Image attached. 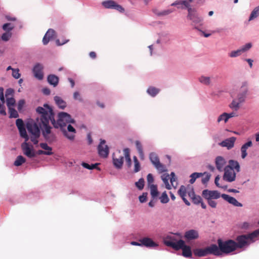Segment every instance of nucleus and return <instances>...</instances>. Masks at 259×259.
<instances>
[{"instance_id": "obj_47", "label": "nucleus", "mask_w": 259, "mask_h": 259, "mask_svg": "<svg viewBox=\"0 0 259 259\" xmlns=\"http://www.w3.org/2000/svg\"><path fill=\"white\" fill-rule=\"evenodd\" d=\"M12 36V33L9 31H7L6 32L3 33L2 35V39L3 41H8Z\"/></svg>"}, {"instance_id": "obj_50", "label": "nucleus", "mask_w": 259, "mask_h": 259, "mask_svg": "<svg viewBox=\"0 0 259 259\" xmlns=\"http://www.w3.org/2000/svg\"><path fill=\"white\" fill-rule=\"evenodd\" d=\"M12 75L15 79H18L20 77L19 70L18 68L13 69Z\"/></svg>"}, {"instance_id": "obj_59", "label": "nucleus", "mask_w": 259, "mask_h": 259, "mask_svg": "<svg viewBox=\"0 0 259 259\" xmlns=\"http://www.w3.org/2000/svg\"><path fill=\"white\" fill-rule=\"evenodd\" d=\"M208 201V203L209 205L212 207V208H215L217 206V202L213 200L212 199H207Z\"/></svg>"}, {"instance_id": "obj_3", "label": "nucleus", "mask_w": 259, "mask_h": 259, "mask_svg": "<svg viewBox=\"0 0 259 259\" xmlns=\"http://www.w3.org/2000/svg\"><path fill=\"white\" fill-rule=\"evenodd\" d=\"M218 244V246L213 244V247L216 249L214 251L216 256H220L222 253H230L237 249L236 242L233 240L230 239L224 241L222 239H219Z\"/></svg>"}, {"instance_id": "obj_4", "label": "nucleus", "mask_w": 259, "mask_h": 259, "mask_svg": "<svg viewBox=\"0 0 259 259\" xmlns=\"http://www.w3.org/2000/svg\"><path fill=\"white\" fill-rule=\"evenodd\" d=\"M49 108L51 110L52 124L55 128H60L62 130L66 124L70 123H74L75 120L72 119L70 114L66 112H62L58 114V119L56 122L54 118V113L53 109L49 106Z\"/></svg>"}, {"instance_id": "obj_62", "label": "nucleus", "mask_w": 259, "mask_h": 259, "mask_svg": "<svg viewBox=\"0 0 259 259\" xmlns=\"http://www.w3.org/2000/svg\"><path fill=\"white\" fill-rule=\"evenodd\" d=\"M205 174H206V172H204V173L194 172V173H193V176H195V178L197 179V178H198L203 176L204 175H205Z\"/></svg>"}, {"instance_id": "obj_52", "label": "nucleus", "mask_w": 259, "mask_h": 259, "mask_svg": "<svg viewBox=\"0 0 259 259\" xmlns=\"http://www.w3.org/2000/svg\"><path fill=\"white\" fill-rule=\"evenodd\" d=\"M193 202L195 204H199L201 202L202 198L199 196L195 195L192 199Z\"/></svg>"}, {"instance_id": "obj_61", "label": "nucleus", "mask_w": 259, "mask_h": 259, "mask_svg": "<svg viewBox=\"0 0 259 259\" xmlns=\"http://www.w3.org/2000/svg\"><path fill=\"white\" fill-rule=\"evenodd\" d=\"M147 180L148 184H151L154 182V179L151 174H149L147 177Z\"/></svg>"}, {"instance_id": "obj_26", "label": "nucleus", "mask_w": 259, "mask_h": 259, "mask_svg": "<svg viewBox=\"0 0 259 259\" xmlns=\"http://www.w3.org/2000/svg\"><path fill=\"white\" fill-rule=\"evenodd\" d=\"M252 146V143L251 141H249L243 144L241 147V158L244 159L247 155V150L249 147Z\"/></svg>"}, {"instance_id": "obj_17", "label": "nucleus", "mask_w": 259, "mask_h": 259, "mask_svg": "<svg viewBox=\"0 0 259 259\" xmlns=\"http://www.w3.org/2000/svg\"><path fill=\"white\" fill-rule=\"evenodd\" d=\"M202 196L206 199H217L221 197L220 193L218 191L204 190L202 193Z\"/></svg>"}, {"instance_id": "obj_23", "label": "nucleus", "mask_w": 259, "mask_h": 259, "mask_svg": "<svg viewBox=\"0 0 259 259\" xmlns=\"http://www.w3.org/2000/svg\"><path fill=\"white\" fill-rule=\"evenodd\" d=\"M222 197L225 200L228 202L229 203L235 206L241 207L242 204L239 202L235 198L229 196L226 194H223L221 195Z\"/></svg>"}, {"instance_id": "obj_25", "label": "nucleus", "mask_w": 259, "mask_h": 259, "mask_svg": "<svg viewBox=\"0 0 259 259\" xmlns=\"http://www.w3.org/2000/svg\"><path fill=\"white\" fill-rule=\"evenodd\" d=\"M55 35V31L52 29H49L42 39V43L44 45H47L49 41L54 38Z\"/></svg>"}, {"instance_id": "obj_43", "label": "nucleus", "mask_w": 259, "mask_h": 259, "mask_svg": "<svg viewBox=\"0 0 259 259\" xmlns=\"http://www.w3.org/2000/svg\"><path fill=\"white\" fill-rule=\"evenodd\" d=\"M7 105L8 108H12L13 106H15L16 103V101L14 98L12 97L7 98Z\"/></svg>"}, {"instance_id": "obj_64", "label": "nucleus", "mask_w": 259, "mask_h": 259, "mask_svg": "<svg viewBox=\"0 0 259 259\" xmlns=\"http://www.w3.org/2000/svg\"><path fill=\"white\" fill-rule=\"evenodd\" d=\"M13 93V90L11 89H9L8 90H7L6 92V97L8 98V97L9 96H11L12 95Z\"/></svg>"}, {"instance_id": "obj_35", "label": "nucleus", "mask_w": 259, "mask_h": 259, "mask_svg": "<svg viewBox=\"0 0 259 259\" xmlns=\"http://www.w3.org/2000/svg\"><path fill=\"white\" fill-rule=\"evenodd\" d=\"M40 147L45 150V151L46 152H50L51 154H46L47 155H51L53 154L52 152V147L49 146L47 143H41L39 144Z\"/></svg>"}, {"instance_id": "obj_51", "label": "nucleus", "mask_w": 259, "mask_h": 259, "mask_svg": "<svg viewBox=\"0 0 259 259\" xmlns=\"http://www.w3.org/2000/svg\"><path fill=\"white\" fill-rule=\"evenodd\" d=\"M16 124L18 130H20L21 128L25 127L23 121L20 118H18L16 120Z\"/></svg>"}, {"instance_id": "obj_5", "label": "nucleus", "mask_w": 259, "mask_h": 259, "mask_svg": "<svg viewBox=\"0 0 259 259\" xmlns=\"http://www.w3.org/2000/svg\"><path fill=\"white\" fill-rule=\"evenodd\" d=\"M168 245H171V247L176 250H179L180 249H182V254L184 257H192V253L191 249V247L185 245V241L183 240H178V242L177 244L171 243H168Z\"/></svg>"}, {"instance_id": "obj_34", "label": "nucleus", "mask_w": 259, "mask_h": 259, "mask_svg": "<svg viewBox=\"0 0 259 259\" xmlns=\"http://www.w3.org/2000/svg\"><path fill=\"white\" fill-rule=\"evenodd\" d=\"M150 188L152 197L153 198L157 197L158 195L157 186L154 184H151L150 185Z\"/></svg>"}, {"instance_id": "obj_28", "label": "nucleus", "mask_w": 259, "mask_h": 259, "mask_svg": "<svg viewBox=\"0 0 259 259\" xmlns=\"http://www.w3.org/2000/svg\"><path fill=\"white\" fill-rule=\"evenodd\" d=\"M54 100L55 101L56 104L60 108L63 109L65 107H66V102L60 97L55 96L54 97Z\"/></svg>"}, {"instance_id": "obj_12", "label": "nucleus", "mask_w": 259, "mask_h": 259, "mask_svg": "<svg viewBox=\"0 0 259 259\" xmlns=\"http://www.w3.org/2000/svg\"><path fill=\"white\" fill-rule=\"evenodd\" d=\"M187 17L188 19L191 21L192 24L194 25H201L203 20V18L199 15L196 9H194L192 11L188 13Z\"/></svg>"}, {"instance_id": "obj_48", "label": "nucleus", "mask_w": 259, "mask_h": 259, "mask_svg": "<svg viewBox=\"0 0 259 259\" xmlns=\"http://www.w3.org/2000/svg\"><path fill=\"white\" fill-rule=\"evenodd\" d=\"M135 185L139 190H142L144 186V180L143 178L139 179L138 182H136Z\"/></svg>"}, {"instance_id": "obj_22", "label": "nucleus", "mask_w": 259, "mask_h": 259, "mask_svg": "<svg viewBox=\"0 0 259 259\" xmlns=\"http://www.w3.org/2000/svg\"><path fill=\"white\" fill-rule=\"evenodd\" d=\"M64 136L70 140H73L76 133L75 129L71 125L68 124L67 126V131L63 130Z\"/></svg>"}, {"instance_id": "obj_36", "label": "nucleus", "mask_w": 259, "mask_h": 259, "mask_svg": "<svg viewBox=\"0 0 259 259\" xmlns=\"http://www.w3.org/2000/svg\"><path fill=\"white\" fill-rule=\"evenodd\" d=\"M159 89L153 87H150L147 89V93L152 97L155 96L159 92Z\"/></svg>"}, {"instance_id": "obj_41", "label": "nucleus", "mask_w": 259, "mask_h": 259, "mask_svg": "<svg viewBox=\"0 0 259 259\" xmlns=\"http://www.w3.org/2000/svg\"><path fill=\"white\" fill-rule=\"evenodd\" d=\"M8 109L10 114V118H17L19 116L18 112L13 107L9 108Z\"/></svg>"}, {"instance_id": "obj_58", "label": "nucleus", "mask_w": 259, "mask_h": 259, "mask_svg": "<svg viewBox=\"0 0 259 259\" xmlns=\"http://www.w3.org/2000/svg\"><path fill=\"white\" fill-rule=\"evenodd\" d=\"M211 79H214V78L212 76L203 75L199 78V81H209Z\"/></svg>"}, {"instance_id": "obj_46", "label": "nucleus", "mask_w": 259, "mask_h": 259, "mask_svg": "<svg viewBox=\"0 0 259 259\" xmlns=\"http://www.w3.org/2000/svg\"><path fill=\"white\" fill-rule=\"evenodd\" d=\"M159 199L160 200V202L162 203H166L169 201V198L166 192H164L162 193Z\"/></svg>"}, {"instance_id": "obj_15", "label": "nucleus", "mask_w": 259, "mask_h": 259, "mask_svg": "<svg viewBox=\"0 0 259 259\" xmlns=\"http://www.w3.org/2000/svg\"><path fill=\"white\" fill-rule=\"evenodd\" d=\"M224 175L223 179L224 180L232 182L235 180L236 173L234 169L230 167H225L224 168Z\"/></svg>"}, {"instance_id": "obj_32", "label": "nucleus", "mask_w": 259, "mask_h": 259, "mask_svg": "<svg viewBox=\"0 0 259 259\" xmlns=\"http://www.w3.org/2000/svg\"><path fill=\"white\" fill-rule=\"evenodd\" d=\"M259 15V6L256 7L251 13L249 17L248 21H252L257 18Z\"/></svg>"}, {"instance_id": "obj_27", "label": "nucleus", "mask_w": 259, "mask_h": 259, "mask_svg": "<svg viewBox=\"0 0 259 259\" xmlns=\"http://www.w3.org/2000/svg\"><path fill=\"white\" fill-rule=\"evenodd\" d=\"M124 155L125 156L126 163L128 167H130L132 165V160L130 156V151L128 148H125L123 150Z\"/></svg>"}, {"instance_id": "obj_63", "label": "nucleus", "mask_w": 259, "mask_h": 259, "mask_svg": "<svg viewBox=\"0 0 259 259\" xmlns=\"http://www.w3.org/2000/svg\"><path fill=\"white\" fill-rule=\"evenodd\" d=\"M0 90L1 91L0 94V100L2 102V103L4 104L5 102V98L3 94V89L2 88H0Z\"/></svg>"}, {"instance_id": "obj_11", "label": "nucleus", "mask_w": 259, "mask_h": 259, "mask_svg": "<svg viewBox=\"0 0 259 259\" xmlns=\"http://www.w3.org/2000/svg\"><path fill=\"white\" fill-rule=\"evenodd\" d=\"M178 194L182 198L185 203L188 206L190 205V203L186 198V194H188L189 197H190L191 199H192L196 195L193 189L188 191L187 190L186 187L183 185L180 187L179 190H178Z\"/></svg>"}, {"instance_id": "obj_10", "label": "nucleus", "mask_w": 259, "mask_h": 259, "mask_svg": "<svg viewBox=\"0 0 259 259\" xmlns=\"http://www.w3.org/2000/svg\"><path fill=\"white\" fill-rule=\"evenodd\" d=\"M215 248L213 247V244H211L205 248H196L193 250L194 255L202 257L206 256L208 254H213L215 255L214 251Z\"/></svg>"}, {"instance_id": "obj_33", "label": "nucleus", "mask_w": 259, "mask_h": 259, "mask_svg": "<svg viewBox=\"0 0 259 259\" xmlns=\"http://www.w3.org/2000/svg\"><path fill=\"white\" fill-rule=\"evenodd\" d=\"M193 0H182L181 5L184 6L185 8H187L188 13L192 11L194 8H192L191 7L190 3Z\"/></svg>"}, {"instance_id": "obj_18", "label": "nucleus", "mask_w": 259, "mask_h": 259, "mask_svg": "<svg viewBox=\"0 0 259 259\" xmlns=\"http://www.w3.org/2000/svg\"><path fill=\"white\" fill-rule=\"evenodd\" d=\"M199 236V232L197 230L191 229L185 232L184 238L187 241H190L197 239Z\"/></svg>"}, {"instance_id": "obj_60", "label": "nucleus", "mask_w": 259, "mask_h": 259, "mask_svg": "<svg viewBox=\"0 0 259 259\" xmlns=\"http://www.w3.org/2000/svg\"><path fill=\"white\" fill-rule=\"evenodd\" d=\"M73 98L74 99L78 100L80 102L82 101V99L81 98L80 95L78 92H75L74 93Z\"/></svg>"}, {"instance_id": "obj_37", "label": "nucleus", "mask_w": 259, "mask_h": 259, "mask_svg": "<svg viewBox=\"0 0 259 259\" xmlns=\"http://www.w3.org/2000/svg\"><path fill=\"white\" fill-rule=\"evenodd\" d=\"M252 46V44L251 42H248L243 46H242L239 49H240L241 53L243 54L248 52L251 49Z\"/></svg>"}, {"instance_id": "obj_8", "label": "nucleus", "mask_w": 259, "mask_h": 259, "mask_svg": "<svg viewBox=\"0 0 259 259\" xmlns=\"http://www.w3.org/2000/svg\"><path fill=\"white\" fill-rule=\"evenodd\" d=\"M149 158L152 163L159 173L167 171L166 166L160 163L157 154L154 152L151 153L149 155Z\"/></svg>"}, {"instance_id": "obj_49", "label": "nucleus", "mask_w": 259, "mask_h": 259, "mask_svg": "<svg viewBox=\"0 0 259 259\" xmlns=\"http://www.w3.org/2000/svg\"><path fill=\"white\" fill-rule=\"evenodd\" d=\"M45 139L49 142H52L55 140L56 137L53 133H51L46 137H45Z\"/></svg>"}, {"instance_id": "obj_38", "label": "nucleus", "mask_w": 259, "mask_h": 259, "mask_svg": "<svg viewBox=\"0 0 259 259\" xmlns=\"http://www.w3.org/2000/svg\"><path fill=\"white\" fill-rule=\"evenodd\" d=\"M26 159L21 155L17 156L16 160L14 162V165L17 166L21 165L23 163H25Z\"/></svg>"}, {"instance_id": "obj_14", "label": "nucleus", "mask_w": 259, "mask_h": 259, "mask_svg": "<svg viewBox=\"0 0 259 259\" xmlns=\"http://www.w3.org/2000/svg\"><path fill=\"white\" fill-rule=\"evenodd\" d=\"M106 141L101 139L100 143L98 147V154L100 156L106 158L109 155V150L107 145H105Z\"/></svg>"}, {"instance_id": "obj_54", "label": "nucleus", "mask_w": 259, "mask_h": 259, "mask_svg": "<svg viewBox=\"0 0 259 259\" xmlns=\"http://www.w3.org/2000/svg\"><path fill=\"white\" fill-rule=\"evenodd\" d=\"M59 77L54 74L49 75L47 78V81H59Z\"/></svg>"}, {"instance_id": "obj_9", "label": "nucleus", "mask_w": 259, "mask_h": 259, "mask_svg": "<svg viewBox=\"0 0 259 259\" xmlns=\"http://www.w3.org/2000/svg\"><path fill=\"white\" fill-rule=\"evenodd\" d=\"M102 6L106 9H114L120 13H124V9L114 0H105L101 3Z\"/></svg>"}, {"instance_id": "obj_6", "label": "nucleus", "mask_w": 259, "mask_h": 259, "mask_svg": "<svg viewBox=\"0 0 259 259\" xmlns=\"http://www.w3.org/2000/svg\"><path fill=\"white\" fill-rule=\"evenodd\" d=\"M259 234V229L255 230L254 232L247 235L239 236L236 238L237 248H242L245 246L248 243L252 240L255 237Z\"/></svg>"}, {"instance_id": "obj_13", "label": "nucleus", "mask_w": 259, "mask_h": 259, "mask_svg": "<svg viewBox=\"0 0 259 259\" xmlns=\"http://www.w3.org/2000/svg\"><path fill=\"white\" fill-rule=\"evenodd\" d=\"M113 163L114 166L118 169L122 167L123 163V156L120 150H117L113 154Z\"/></svg>"}, {"instance_id": "obj_30", "label": "nucleus", "mask_w": 259, "mask_h": 259, "mask_svg": "<svg viewBox=\"0 0 259 259\" xmlns=\"http://www.w3.org/2000/svg\"><path fill=\"white\" fill-rule=\"evenodd\" d=\"M173 10L171 9H167L161 11H158L157 10L153 11V12L158 16H163L169 15L173 12Z\"/></svg>"}, {"instance_id": "obj_53", "label": "nucleus", "mask_w": 259, "mask_h": 259, "mask_svg": "<svg viewBox=\"0 0 259 259\" xmlns=\"http://www.w3.org/2000/svg\"><path fill=\"white\" fill-rule=\"evenodd\" d=\"M227 117L226 113H224L221 115H220L218 118L217 121L218 122H220L221 121H224L225 122H227L228 121V119L226 120V118Z\"/></svg>"}, {"instance_id": "obj_7", "label": "nucleus", "mask_w": 259, "mask_h": 259, "mask_svg": "<svg viewBox=\"0 0 259 259\" xmlns=\"http://www.w3.org/2000/svg\"><path fill=\"white\" fill-rule=\"evenodd\" d=\"M246 93V87L242 86L241 88V93L238 94L236 99L233 100L232 103L230 105V107L235 110H237L240 107V104L245 101Z\"/></svg>"}, {"instance_id": "obj_31", "label": "nucleus", "mask_w": 259, "mask_h": 259, "mask_svg": "<svg viewBox=\"0 0 259 259\" xmlns=\"http://www.w3.org/2000/svg\"><path fill=\"white\" fill-rule=\"evenodd\" d=\"M136 146L141 159H144V154L143 151V147L141 143L139 141H136Z\"/></svg>"}, {"instance_id": "obj_45", "label": "nucleus", "mask_w": 259, "mask_h": 259, "mask_svg": "<svg viewBox=\"0 0 259 259\" xmlns=\"http://www.w3.org/2000/svg\"><path fill=\"white\" fill-rule=\"evenodd\" d=\"M14 28V25L10 23H5L3 25V30L6 31L11 32V31H12Z\"/></svg>"}, {"instance_id": "obj_2", "label": "nucleus", "mask_w": 259, "mask_h": 259, "mask_svg": "<svg viewBox=\"0 0 259 259\" xmlns=\"http://www.w3.org/2000/svg\"><path fill=\"white\" fill-rule=\"evenodd\" d=\"M26 127L30 137L27 134L25 127L19 130L21 137L25 139V142H27L30 138L34 145L37 144L38 143V139L40 136V130L38 125L34 122H28Z\"/></svg>"}, {"instance_id": "obj_56", "label": "nucleus", "mask_w": 259, "mask_h": 259, "mask_svg": "<svg viewBox=\"0 0 259 259\" xmlns=\"http://www.w3.org/2000/svg\"><path fill=\"white\" fill-rule=\"evenodd\" d=\"M25 103V102L23 99H21L18 101L17 108L19 111L22 109Z\"/></svg>"}, {"instance_id": "obj_44", "label": "nucleus", "mask_w": 259, "mask_h": 259, "mask_svg": "<svg viewBox=\"0 0 259 259\" xmlns=\"http://www.w3.org/2000/svg\"><path fill=\"white\" fill-rule=\"evenodd\" d=\"M133 159L135 163L134 172H137L140 170V164L137 157L136 156H134Z\"/></svg>"}, {"instance_id": "obj_39", "label": "nucleus", "mask_w": 259, "mask_h": 259, "mask_svg": "<svg viewBox=\"0 0 259 259\" xmlns=\"http://www.w3.org/2000/svg\"><path fill=\"white\" fill-rule=\"evenodd\" d=\"M161 179L162 180L163 183L166 186V188L167 189H170L171 186L168 183L169 180V175L167 174H163L161 176Z\"/></svg>"}, {"instance_id": "obj_19", "label": "nucleus", "mask_w": 259, "mask_h": 259, "mask_svg": "<svg viewBox=\"0 0 259 259\" xmlns=\"http://www.w3.org/2000/svg\"><path fill=\"white\" fill-rule=\"evenodd\" d=\"M43 66L40 63H36L33 67L32 71L35 77L38 79L41 80L43 78L42 73Z\"/></svg>"}, {"instance_id": "obj_40", "label": "nucleus", "mask_w": 259, "mask_h": 259, "mask_svg": "<svg viewBox=\"0 0 259 259\" xmlns=\"http://www.w3.org/2000/svg\"><path fill=\"white\" fill-rule=\"evenodd\" d=\"M178 242V241L175 239V237L174 236H170L169 237H168L166 239H165L164 240V244L167 246H169V247H171V245H168V243H174V244H176Z\"/></svg>"}, {"instance_id": "obj_55", "label": "nucleus", "mask_w": 259, "mask_h": 259, "mask_svg": "<svg viewBox=\"0 0 259 259\" xmlns=\"http://www.w3.org/2000/svg\"><path fill=\"white\" fill-rule=\"evenodd\" d=\"M205 175V176L204 177H203L201 180L202 183L204 184L207 183L209 181L210 178V174L206 173L205 175Z\"/></svg>"}, {"instance_id": "obj_29", "label": "nucleus", "mask_w": 259, "mask_h": 259, "mask_svg": "<svg viewBox=\"0 0 259 259\" xmlns=\"http://www.w3.org/2000/svg\"><path fill=\"white\" fill-rule=\"evenodd\" d=\"M229 165L226 167H230L231 168L236 170L237 172H239L240 171V165L237 161L230 160L229 161Z\"/></svg>"}, {"instance_id": "obj_57", "label": "nucleus", "mask_w": 259, "mask_h": 259, "mask_svg": "<svg viewBox=\"0 0 259 259\" xmlns=\"http://www.w3.org/2000/svg\"><path fill=\"white\" fill-rule=\"evenodd\" d=\"M147 194V193H143L142 195L139 196V201L141 203H143L146 201Z\"/></svg>"}, {"instance_id": "obj_1", "label": "nucleus", "mask_w": 259, "mask_h": 259, "mask_svg": "<svg viewBox=\"0 0 259 259\" xmlns=\"http://www.w3.org/2000/svg\"><path fill=\"white\" fill-rule=\"evenodd\" d=\"M44 107H38L36 111L39 115V117L37 118V122L42 130V135L45 138L52 133L51 127L49 125L50 121L52 122V114L49 105L45 104Z\"/></svg>"}, {"instance_id": "obj_16", "label": "nucleus", "mask_w": 259, "mask_h": 259, "mask_svg": "<svg viewBox=\"0 0 259 259\" xmlns=\"http://www.w3.org/2000/svg\"><path fill=\"white\" fill-rule=\"evenodd\" d=\"M21 148L23 154L28 157L33 158L35 156L36 154L33 149L32 146L30 147L27 142H25L22 144Z\"/></svg>"}, {"instance_id": "obj_21", "label": "nucleus", "mask_w": 259, "mask_h": 259, "mask_svg": "<svg viewBox=\"0 0 259 259\" xmlns=\"http://www.w3.org/2000/svg\"><path fill=\"white\" fill-rule=\"evenodd\" d=\"M236 140L235 137H232L223 141L220 143V145L223 147H227L228 149H230L234 147Z\"/></svg>"}, {"instance_id": "obj_24", "label": "nucleus", "mask_w": 259, "mask_h": 259, "mask_svg": "<svg viewBox=\"0 0 259 259\" xmlns=\"http://www.w3.org/2000/svg\"><path fill=\"white\" fill-rule=\"evenodd\" d=\"M226 163L225 159L222 156H217L215 159V164L217 169L222 171L224 169V166Z\"/></svg>"}, {"instance_id": "obj_42", "label": "nucleus", "mask_w": 259, "mask_h": 259, "mask_svg": "<svg viewBox=\"0 0 259 259\" xmlns=\"http://www.w3.org/2000/svg\"><path fill=\"white\" fill-rule=\"evenodd\" d=\"M242 54L241 53L240 49H238L236 50L231 51L230 53H229V56L230 58H236L240 56Z\"/></svg>"}, {"instance_id": "obj_20", "label": "nucleus", "mask_w": 259, "mask_h": 259, "mask_svg": "<svg viewBox=\"0 0 259 259\" xmlns=\"http://www.w3.org/2000/svg\"><path fill=\"white\" fill-rule=\"evenodd\" d=\"M139 241L142 243V246L149 248H154L158 246L157 243L153 241L152 239L149 237H144L140 239Z\"/></svg>"}]
</instances>
